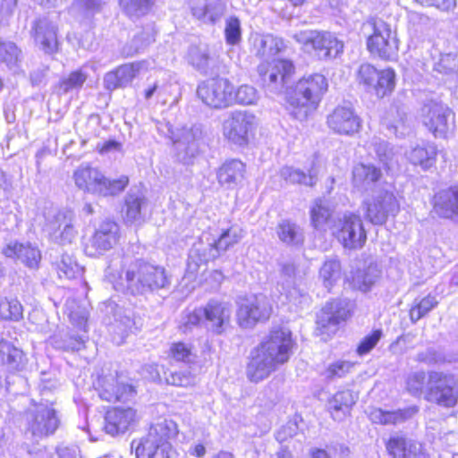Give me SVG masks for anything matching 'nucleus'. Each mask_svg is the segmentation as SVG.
Instances as JSON below:
<instances>
[{"instance_id": "obj_40", "label": "nucleus", "mask_w": 458, "mask_h": 458, "mask_svg": "<svg viewBox=\"0 0 458 458\" xmlns=\"http://www.w3.org/2000/svg\"><path fill=\"white\" fill-rule=\"evenodd\" d=\"M334 209L322 199H316L310 208L311 224L317 230L326 231L329 225Z\"/></svg>"}, {"instance_id": "obj_12", "label": "nucleus", "mask_w": 458, "mask_h": 458, "mask_svg": "<svg viewBox=\"0 0 458 458\" xmlns=\"http://www.w3.org/2000/svg\"><path fill=\"white\" fill-rule=\"evenodd\" d=\"M256 126V116L248 111H233L224 120L222 133L232 144L245 146Z\"/></svg>"}, {"instance_id": "obj_58", "label": "nucleus", "mask_w": 458, "mask_h": 458, "mask_svg": "<svg viewBox=\"0 0 458 458\" xmlns=\"http://www.w3.org/2000/svg\"><path fill=\"white\" fill-rule=\"evenodd\" d=\"M165 380L169 385L181 387L194 386L197 381L196 376L188 370L171 372L166 376Z\"/></svg>"}, {"instance_id": "obj_30", "label": "nucleus", "mask_w": 458, "mask_h": 458, "mask_svg": "<svg viewBox=\"0 0 458 458\" xmlns=\"http://www.w3.org/2000/svg\"><path fill=\"white\" fill-rule=\"evenodd\" d=\"M296 267L292 263L284 264L281 268V286L291 303L302 308L310 303V296L300 289L293 287Z\"/></svg>"}, {"instance_id": "obj_61", "label": "nucleus", "mask_w": 458, "mask_h": 458, "mask_svg": "<svg viewBox=\"0 0 458 458\" xmlns=\"http://www.w3.org/2000/svg\"><path fill=\"white\" fill-rule=\"evenodd\" d=\"M426 382L424 371H417L410 374L406 379V389L413 396L424 394L423 388Z\"/></svg>"}, {"instance_id": "obj_43", "label": "nucleus", "mask_w": 458, "mask_h": 458, "mask_svg": "<svg viewBox=\"0 0 458 458\" xmlns=\"http://www.w3.org/2000/svg\"><path fill=\"white\" fill-rule=\"evenodd\" d=\"M0 362L7 364L11 369L20 370L24 365L22 351L13 346L0 336Z\"/></svg>"}, {"instance_id": "obj_17", "label": "nucleus", "mask_w": 458, "mask_h": 458, "mask_svg": "<svg viewBox=\"0 0 458 458\" xmlns=\"http://www.w3.org/2000/svg\"><path fill=\"white\" fill-rule=\"evenodd\" d=\"M99 397L109 403L130 401L136 395L135 387L121 376H105L98 379Z\"/></svg>"}, {"instance_id": "obj_28", "label": "nucleus", "mask_w": 458, "mask_h": 458, "mask_svg": "<svg viewBox=\"0 0 458 458\" xmlns=\"http://www.w3.org/2000/svg\"><path fill=\"white\" fill-rule=\"evenodd\" d=\"M386 449L393 458H425V453L420 442L399 435L389 438Z\"/></svg>"}, {"instance_id": "obj_60", "label": "nucleus", "mask_w": 458, "mask_h": 458, "mask_svg": "<svg viewBox=\"0 0 458 458\" xmlns=\"http://www.w3.org/2000/svg\"><path fill=\"white\" fill-rule=\"evenodd\" d=\"M134 328L135 322L129 315L121 317V318L116 320L115 323L112 326L113 331L119 335L118 339L114 338V340L117 343V344H122L129 333L133 332Z\"/></svg>"}, {"instance_id": "obj_8", "label": "nucleus", "mask_w": 458, "mask_h": 458, "mask_svg": "<svg viewBox=\"0 0 458 458\" xmlns=\"http://www.w3.org/2000/svg\"><path fill=\"white\" fill-rule=\"evenodd\" d=\"M60 424L55 409L45 404H38L24 414L25 435L38 441L55 432Z\"/></svg>"}, {"instance_id": "obj_47", "label": "nucleus", "mask_w": 458, "mask_h": 458, "mask_svg": "<svg viewBox=\"0 0 458 458\" xmlns=\"http://www.w3.org/2000/svg\"><path fill=\"white\" fill-rule=\"evenodd\" d=\"M244 232L242 228L234 224L229 227L222 229L221 233L217 239H215L218 249L222 252L226 251L229 248L237 244L243 237Z\"/></svg>"}, {"instance_id": "obj_16", "label": "nucleus", "mask_w": 458, "mask_h": 458, "mask_svg": "<svg viewBox=\"0 0 458 458\" xmlns=\"http://www.w3.org/2000/svg\"><path fill=\"white\" fill-rule=\"evenodd\" d=\"M119 225L111 220L102 222L85 242L84 251L89 257H98L113 249L119 241Z\"/></svg>"}, {"instance_id": "obj_64", "label": "nucleus", "mask_w": 458, "mask_h": 458, "mask_svg": "<svg viewBox=\"0 0 458 458\" xmlns=\"http://www.w3.org/2000/svg\"><path fill=\"white\" fill-rule=\"evenodd\" d=\"M225 39L229 45H237L242 39V30L239 19L230 17L225 29Z\"/></svg>"}, {"instance_id": "obj_27", "label": "nucleus", "mask_w": 458, "mask_h": 458, "mask_svg": "<svg viewBox=\"0 0 458 458\" xmlns=\"http://www.w3.org/2000/svg\"><path fill=\"white\" fill-rule=\"evenodd\" d=\"M32 36L35 43L46 54H53L58 49L57 29L47 18L34 21Z\"/></svg>"}, {"instance_id": "obj_32", "label": "nucleus", "mask_w": 458, "mask_h": 458, "mask_svg": "<svg viewBox=\"0 0 458 458\" xmlns=\"http://www.w3.org/2000/svg\"><path fill=\"white\" fill-rule=\"evenodd\" d=\"M418 411L419 408L416 405L396 411H384L380 408H374L369 412V419L376 424L395 425L411 419Z\"/></svg>"}, {"instance_id": "obj_22", "label": "nucleus", "mask_w": 458, "mask_h": 458, "mask_svg": "<svg viewBox=\"0 0 458 458\" xmlns=\"http://www.w3.org/2000/svg\"><path fill=\"white\" fill-rule=\"evenodd\" d=\"M293 70L294 67L292 62L284 59L273 61L269 69H267L264 64L258 68L264 86L270 91L280 90L287 83L288 78L293 72Z\"/></svg>"}, {"instance_id": "obj_46", "label": "nucleus", "mask_w": 458, "mask_h": 458, "mask_svg": "<svg viewBox=\"0 0 458 458\" xmlns=\"http://www.w3.org/2000/svg\"><path fill=\"white\" fill-rule=\"evenodd\" d=\"M379 276L380 271L377 266L370 264L366 268L356 271L352 276V285L361 292H368L379 278Z\"/></svg>"}, {"instance_id": "obj_23", "label": "nucleus", "mask_w": 458, "mask_h": 458, "mask_svg": "<svg viewBox=\"0 0 458 458\" xmlns=\"http://www.w3.org/2000/svg\"><path fill=\"white\" fill-rule=\"evenodd\" d=\"M202 310L208 327L212 332L221 335L225 331L231 321L232 307L230 303L211 300L202 308Z\"/></svg>"}, {"instance_id": "obj_24", "label": "nucleus", "mask_w": 458, "mask_h": 458, "mask_svg": "<svg viewBox=\"0 0 458 458\" xmlns=\"http://www.w3.org/2000/svg\"><path fill=\"white\" fill-rule=\"evenodd\" d=\"M327 125L335 133L352 135L360 131L361 123L352 108L337 106L327 116Z\"/></svg>"}, {"instance_id": "obj_13", "label": "nucleus", "mask_w": 458, "mask_h": 458, "mask_svg": "<svg viewBox=\"0 0 458 458\" xmlns=\"http://www.w3.org/2000/svg\"><path fill=\"white\" fill-rule=\"evenodd\" d=\"M293 38L306 47H311L319 59L335 58L344 49L343 42L329 32L302 30L295 33Z\"/></svg>"}, {"instance_id": "obj_38", "label": "nucleus", "mask_w": 458, "mask_h": 458, "mask_svg": "<svg viewBox=\"0 0 458 458\" xmlns=\"http://www.w3.org/2000/svg\"><path fill=\"white\" fill-rule=\"evenodd\" d=\"M381 176L380 169L374 165L358 164L352 170V184L359 191H368Z\"/></svg>"}, {"instance_id": "obj_48", "label": "nucleus", "mask_w": 458, "mask_h": 458, "mask_svg": "<svg viewBox=\"0 0 458 458\" xmlns=\"http://www.w3.org/2000/svg\"><path fill=\"white\" fill-rule=\"evenodd\" d=\"M358 80L360 84H363L368 90H373L376 94L377 84L381 80V71L377 70L371 64H363L360 66Z\"/></svg>"}, {"instance_id": "obj_62", "label": "nucleus", "mask_w": 458, "mask_h": 458, "mask_svg": "<svg viewBox=\"0 0 458 458\" xmlns=\"http://www.w3.org/2000/svg\"><path fill=\"white\" fill-rule=\"evenodd\" d=\"M395 87V73L392 69L381 70V80L377 84L376 95L383 98L391 93Z\"/></svg>"}, {"instance_id": "obj_39", "label": "nucleus", "mask_w": 458, "mask_h": 458, "mask_svg": "<svg viewBox=\"0 0 458 458\" xmlns=\"http://www.w3.org/2000/svg\"><path fill=\"white\" fill-rule=\"evenodd\" d=\"M147 199L140 191H130L125 197L124 219L127 223H140L143 220L142 209Z\"/></svg>"}, {"instance_id": "obj_21", "label": "nucleus", "mask_w": 458, "mask_h": 458, "mask_svg": "<svg viewBox=\"0 0 458 458\" xmlns=\"http://www.w3.org/2000/svg\"><path fill=\"white\" fill-rule=\"evenodd\" d=\"M221 253L222 251L218 249L215 239L210 241L208 236L202 235L190 250L187 274L194 276L201 264L216 259Z\"/></svg>"}, {"instance_id": "obj_20", "label": "nucleus", "mask_w": 458, "mask_h": 458, "mask_svg": "<svg viewBox=\"0 0 458 458\" xmlns=\"http://www.w3.org/2000/svg\"><path fill=\"white\" fill-rule=\"evenodd\" d=\"M75 215L72 210L57 211L47 224L50 238L59 244L71 243L76 237Z\"/></svg>"}, {"instance_id": "obj_42", "label": "nucleus", "mask_w": 458, "mask_h": 458, "mask_svg": "<svg viewBox=\"0 0 458 458\" xmlns=\"http://www.w3.org/2000/svg\"><path fill=\"white\" fill-rule=\"evenodd\" d=\"M318 277L327 289H331L342 277V266L335 257L327 258L322 264Z\"/></svg>"}, {"instance_id": "obj_29", "label": "nucleus", "mask_w": 458, "mask_h": 458, "mask_svg": "<svg viewBox=\"0 0 458 458\" xmlns=\"http://www.w3.org/2000/svg\"><path fill=\"white\" fill-rule=\"evenodd\" d=\"M144 63L137 62L125 64L116 70L107 72L104 77L105 88L108 90H114L118 88H124L131 84L133 79L142 69Z\"/></svg>"}, {"instance_id": "obj_37", "label": "nucleus", "mask_w": 458, "mask_h": 458, "mask_svg": "<svg viewBox=\"0 0 458 458\" xmlns=\"http://www.w3.org/2000/svg\"><path fill=\"white\" fill-rule=\"evenodd\" d=\"M437 155V146L431 142L418 144L406 153L408 160L414 165H420L423 170H428L435 165Z\"/></svg>"}, {"instance_id": "obj_31", "label": "nucleus", "mask_w": 458, "mask_h": 458, "mask_svg": "<svg viewBox=\"0 0 458 458\" xmlns=\"http://www.w3.org/2000/svg\"><path fill=\"white\" fill-rule=\"evenodd\" d=\"M3 253L7 258L19 259L30 268H37L41 260L40 250L30 242H10L4 249Z\"/></svg>"}, {"instance_id": "obj_9", "label": "nucleus", "mask_w": 458, "mask_h": 458, "mask_svg": "<svg viewBox=\"0 0 458 458\" xmlns=\"http://www.w3.org/2000/svg\"><path fill=\"white\" fill-rule=\"evenodd\" d=\"M272 313V305L264 294L239 298L236 321L240 327L253 328L258 323L267 321Z\"/></svg>"}, {"instance_id": "obj_19", "label": "nucleus", "mask_w": 458, "mask_h": 458, "mask_svg": "<svg viewBox=\"0 0 458 458\" xmlns=\"http://www.w3.org/2000/svg\"><path fill=\"white\" fill-rule=\"evenodd\" d=\"M350 316V302L345 300H334L323 307L318 316L317 324L321 334L335 333L338 324Z\"/></svg>"}, {"instance_id": "obj_56", "label": "nucleus", "mask_w": 458, "mask_h": 458, "mask_svg": "<svg viewBox=\"0 0 458 458\" xmlns=\"http://www.w3.org/2000/svg\"><path fill=\"white\" fill-rule=\"evenodd\" d=\"M372 145L379 161L390 168L395 157L394 148L386 141L377 138L373 139Z\"/></svg>"}, {"instance_id": "obj_35", "label": "nucleus", "mask_w": 458, "mask_h": 458, "mask_svg": "<svg viewBox=\"0 0 458 458\" xmlns=\"http://www.w3.org/2000/svg\"><path fill=\"white\" fill-rule=\"evenodd\" d=\"M187 60L193 68L204 74L208 73L216 64V57L206 44L191 46Z\"/></svg>"}, {"instance_id": "obj_10", "label": "nucleus", "mask_w": 458, "mask_h": 458, "mask_svg": "<svg viewBox=\"0 0 458 458\" xmlns=\"http://www.w3.org/2000/svg\"><path fill=\"white\" fill-rule=\"evenodd\" d=\"M424 399L442 407H454L458 401V381L450 375L429 373Z\"/></svg>"}, {"instance_id": "obj_54", "label": "nucleus", "mask_w": 458, "mask_h": 458, "mask_svg": "<svg viewBox=\"0 0 458 458\" xmlns=\"http://www.w3.org/2000/svg\"><path fill=\"white\" fill-rule=\"evenodd\" d=\"M434 71L446 76L455 74L458 71L456 55L452 53L441 55L434 64Z\"/></svg>"}, {"instance_id": "obj_18", "label": "nucleus", "mask_w": 458, "mask_h": 458, "mask_svg": "<svg viewBox=\"0 0 458 458\" xmlns=\"http://www.w3.org/2000/svg\"><path fill=\"white\" fill-rule=\"evenodd\" d=\"M168 137L173 140L178 152V157L188 163L199 151V141L202 137V130L198 125L182 128L176 132L168 130Z\"/></svg>"}, {"instance_id": "obj_44", "label": "nucleus", "mask_w": 458, "mask_h": 458, "mask_svg": "<svg viewBox=\"0 0 458 458\" xmlns=\"http://www.w3.org/2000/svg\"><path fill=\"white\" fill-rule=\"evenodd\" d=\"M279 240L287 245H299L303 242L302 229L289 220H283L276 227Z\"/></svg>"}, {"instance_id": "obj_41", "label": "nucleus", "mask_w": 458, "mask_h": 458, "mask_svg": "<svg viewBox=\"0 0 458 458\" xmlns=\"http://www.w3.org/2000/svg\"><path fill=\"white\" fill-rule=\"evenodd\" d=\"M279 175L288 183L303 184L310 187L314 186L318 181V174L314 169H310L309 174H305L299 168L285 165L280 169Z\"/></svg>"}, {"instance_id": "obj_49", "label": "nucleus", "mask_w": 458, "mask_h": 458, "mask_svg": "<svg viewBox=\"0 0 458 458\" xmlns=\"http://www.w3.org/2000/svg\"><path fill=\"white\" fill-rule=\"evenodd\" d=\"M233 105L250 106L255 105L259 99L257 89L248 84H243L235 89L233 85Z\"/></svg>"}, {"instance_id": "obj_7", "label": "nucleus", "mask_w": 458, "mask_h": 458, "mask_svg": "<svg viewBox=\"0 0 458 458\" xmlns=\"http://www.w3.org/2000/svg\"><path fill=\"white\" fill-rule=\"evenodd\" d=\"M420 119L435 138L446 139L455 127L453 111L436 99H427L423 103Z\"/></svg>"}, {"instance_id": "obj_34", "label": "nucleus", "mask_w": 458, "mask_h": 458, "mask_svg": "<svg viewBox=\"0 0 458 458\" xmlns=\"http://www.w3.org/2000/svg\"><path fill=\"white\" fill-rule=\"evenodd\" d=\"M383 124L396 137H403L411 131L408 115L403 107L392 106L383 117Z\"/></svg>"}, {"instance_id": "obj_45", "label": "nucleus", "mask_w": 458, "mask_h": 458, "mask_svg": "<svg viewBox=\"0 0 458 458\" xmlns=\"http://www.w3.org/2000/svg\"><path fill=\"white\" fill-rule=\"evenodd\" d=\"M255 47L258 55L269 59L284 48V42L281 38L267 34L255 39Z\"/></svg>"}, {"instance_id": "obj_50", "label": "nucleus", "mask_w": 458, "mask_h": 458, "mask_svg": "<svg viewBox=\"0 0 458 458\" xmlns=\"http://www.w3.org/2000/svg\"><path fill=\"white\" fill-rule=\"evenodd\" d=\"M22 315L23 309L18 300L6 298L0 300V318L18 321Z\"/></svg>"}, {"instance_id": "obj_57", "label": "nucleus", "mask_w": 458, "mask_h": 458, "mask_svg": "<svg viewBox=\"0 0 458 458\" xmlns=\"http://www.w3.org/2000/svg\"><path fill=\"white\" fill-rule=\"evenodd\" d=\"M170 355L175 360L186 363L193 362L196 358L191 345L182 342L174 343L171 345Z\"/></svg>"}, {"instance_id": "obj_36", "label": "nucleus", "mask_w": 458, "mask_h": 458, "mask_svg": "<svg viewBox=\"0 0 458 458\" xmlns=\"http://www.w3.org/2000/svg\"><path fill=\"white\" fill-rule=\"evenodd\" d=\"M244 174L245 165L238 159H232L225 161L219 167L216 178L220 185L232 188L243 180Z\"/></svg>"}, {"instance_id": "obj_11", "label": "nucleus", "mask_w": 458, "mask_h": 458, "mask_svg": "<svg viewBox=\"0 0 458 458\" xmlns=\"http://www.w3.org/2000/svg\"><path fill=\"white\" fill-rule=\"evenodd\" d=\"M344 248L360 249L367 241V233L360 215L347 211L329 226Z\"/></svg>"}, {"instance_id": "obj_52", "label": "nucleus", "mask_w": 458, "mask_h": 458, "mask_svg": "<svg viewBox=\"0 0 458 458\" xmlns=\"http://www.w3.org/2000/svg\"><path fill=\"white\" fill-rule=\"evenodd\" d=\"M88 78V74L81 70L71 72L67 77H64L58 84L59 90L66 94L72 90L80 89Z\"/></svg>"}, {"instance_id": "obj_26", "label": "nucleus", "mask_w": 458, "mask_h": 458, "mask_svg": "<svg viewBox=\"0 0 458 458\" xmlns=\"http://www.w3.org/2000/svg\"><path fill=\"white\" fill-rule=\"evenodd\" d=\"M432 212L439 217L458 222V186L437 192L433 198Z\"/></svg>"}, {"instance_id": "obj_15", "label": "nucleus", "mask_w": 458, "mask_h": 458, "mask_svg": "<svg viewBox=\"0 0 458 458\" xmlns=\"http://www.w3.org/2000/svg\"><path fill=\"white\" fill-rule=\"evenodd\" d=\"M233 83L225 78H212L202 81L197 89L198 98L208 106L215 109L232 106Z\"/></svg>"}, {"instance_id": "obj_5", "label": "nucleus", "mask_w": 458, "mask_h": 458, "mask_svg": "<svg viewBox=\"0 0 458 458\" xmlns=\"http://www.w3.org/2000/svg\"><path fill=\"white\" fill-rule=\"evenodd\" d=\"M360 33L367 38L370 54L384 60H393L399 49L395 30L382 19L370 18L362 23Z\"/></svg>"}, {"instance_id": "obj_25", "label": "nucleus", "mask_w": 458, "mask_h": 458, "mask_svg": "<svg viewBox=\"0 0 458 458\" xmlns=\"http://www.w3.org/2000/svg\"><path fill=\"white\" fill-rule=\"evenodd\" d=\"M137 421V412L134 409L114 408L106 413L105 430L111 436L126 432Z\"/></svg>"}, {"instance_id": "obj_2", "label": "nucleus", "mask_w": 458, "mask_h": 458, "mask_svg": "<svg viewBox=\"0 0 458 458\" xmlns=\"http://www.w3.org/2000/svg\"><path fill=\"white\" fill-rule=\"evenodd\" d=\"M177 434L178 426L174 420L159 419L145 437L132 441L131 448L135 450L137 458H168L169 440Z\"/></svg>"}, {"instance_id": "obj_53", "label": "nucleus", "mask_w": 458, "mask_h": 458, "mask_svg": "<svg viewBox=\"0 0 458 458\" xmlns=\"http://www.w3.org/2000/svg\"><path fill=\"white\" fill-rule=\"evenodd\" d=\"M57 270L60 277L71 279L81 274V267L72 256L63 254L57 262Z\"/></svg>"}, {"instance_id": "obj_14", "label": "nucleus", "mask_w": 458, "mask_h": 458, "mask_svg": "<svg viewBox=\"0 0 458 458\" xmlns=\"http://www.w3.org/2000/svg\"><path fill=\"white\" fill-rule=\"evenodd\" d=\"M365 217L373 225H383L389 216H395L400 209L399 202L394 192L382 189L371 198L363 201Z\"/></svg>"}, {"instance_id": "obj_59", "label": "nucleus", "mask_w": 458, "mask_h": 458, "mask_svg": "<svg viewBox=\"0 0 458 458\" xmlns=\"http://www.w3.org/2000/svg\"><path fill=\"white\" fill-rule=\"evenodd\" d=\"M152 4V0H120V4L130 16L145 14Z\"/></svg>"}, {"instance_id": "obj_3", "label": "nucleus", "mask_w": 458, "mask_h": 458, "mask_svg": "<svg viewBox=\"0 0 458 458\" xmlns=\"http://www.w3.org/2000/svg\"><path fill=\"white\" fill-rule=\"evenodd\" d=\"M328 88L327 80L320 73L301 78L293 91L288 96V103L293 106L296 119H306L314 111Z\"/></svg>"}, {"instance_id": "obj_4", "label": "nucleus", "mask_w": 458, "mask_h": 458, "mask_svg": "<svg viewBox=\"0 0 458 458\" xmlns=\"http://www.w3.org/2000/svg\"><path fill=\"white\" fill-rule=\"evenodd\" d=\"M72 179L79 190L101 197L116 196L129 184L126 175L109 179L98 168L84 164L74 170Z\"/></svg>"}, {"instance_id": "obj_33", "label": "nucleus", "mask_w": 458, "mask_h": 458, "mask_svg": "<svg viewBox=\"0 0 458 458\" xmlns=\"http://www.w3.org/2000/svg\"><path fill=\"white\" fill-rule=\"evenodd\" d=\"M358 400V395L351 390L339 391L335 394L327 403L328 411L335 420H343L350 414L352 407Z\"/></svg>"}, {"instance_id": "obj_51", "label": "nucleus", "mask_w": 458, "mask_h": 458, "mask_svg": "<svg viewBox=\"0 0 458 458\" xmlns=\"http://www.w3.org/2000/svg\"><path fill=\"white\" fill-rule=\"evenodd\" d=\"M438 304L437 298L431 294L421 299L420 301L415 303L410 310V318L415 323L421 318L426 316L430 310H432Z\"/></svg>"}, {"instance_id": "obj_1", "label": "nucleus", "mask_w": 458, "mask_h": 458, "mask_svg": "<svg viewBox=\"0 0 458 458\" xmlns=\"http://www.w3.org/2000/svg\"><path fill=\"white\" fill-rule=\"evenodd\" d=\"M295 343L287 328H275L267 338L252 352L247 365V377L254 383L267 378L280 366L285 364L293 354Z\"/></svg>"}, {"instance_id": "obj_55", "label": "nucleus", "mask_w": 458, "mask_h": 458, "mask_svg": "<svg viewBox=\"0 0 458 458\" xmlns=\"http://www.w3.org/2000/svg\"><path fill=\"white\" fill-rule=\"evenodd\" d=\"M21 56V50L12 41L0 39V62L8 66L15 65Z\"/></svg>"}, {"instance_id": "obj_63", "label": "nucleus", "mask_w": 458, "mask_h": 458, "mask_svg": "<svg viewBox=\"0 0 458 458\" xmlns=\"http://www.w3.org/2000/svg\"><path fill=\"white\" fill-rule=\"evenodd\" d=\"M203 310L202 308L195 309L191 311H187L182 318L180 328L184 333L187 334L192 330L193 327L199 326L202 321Z\"/></svg>"}, {"instance_id": "obj_6", "label": "nucleus", "mask_w": 458, "mask_h": 458, "mask_svg": "<svg viewBox=\"0 0 458 458\" xmlns=\"http://www.w3.org/2000/svg\"><path fill=\"white\" fill-rule=\"evenodd\" d=\"M126 286L133 293H143L166 287L169 278L165 269L142 260L131 262L125 270Z\"/></svg>"}]
</instances>
